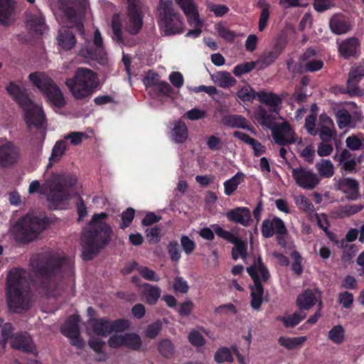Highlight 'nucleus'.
Returning a JSON list of instances; mask_svg holds the SVG:
<instances>
[{
  "instance_id": "nucleus-1",
  "label": "nucleus",
  "mask_w": 364,
  "mask_h": 364,
  "mask_svg": "<svg viewBox=\"0 0 364 364\" xmlns=\"http://www.w3.org/2000/svg\"><path fill=\"white\" fill-rule=\"evenodd\" d=\"M77 177L72 173H53L43 184L34 180L31 182L29 194L43 195L51 209L63 208L71 198L77 195Z\"/></svg>"
},
{
  "instance_id": "nucleus-2",
  "label": "nucleus",
  "mask_w": 364,
  "mask_h": 364,
  "mask_svg": "<svg viewBox=\"0 0 364 364\" xmlns=\"http://www.w3.org/2000/svg\"><path fill=\"white\" fill-rule=\"evenodd\" d=\"M105 213L95 214L84 230L82 236L84 259H91L105 247L111 240L112 229L106 223Z\"/></svg>"
},
{
  "instance_id": "nucleus-3",
  "label": "nucleus",
  "mask_w": 364,
  "mask_h": 364,
  "mask_svg": "<svg viewBox=\"0 0 364 364\" xmlns=\"http://www.w3.org/2000/svg\"><path fill=\"white\" fill-rule=\"evenodd\" d=\"M7 302L10 311L22 313L32 304L31 294L27 282L20 272H10L8 277Z\"/></svg>"
},
{
  "instance_id": "nucleus-4",
  "label": "nucleus",
  "mask_w": 364,
  "mask_h": 364,
  "mask_svg": "<svg viewBox=\"0 0 364 364\" xmlns=\"http://www.w3.org/2000/svg\"><path fill=\"white\" fill-rule=\"evenodd\" d=\"M7 92L18 102L23 108L26 123L29 129H40L45 121L42 109L35 105L19 86L11 82L6 87Z\"/></svg>"
},
{
  "instance_id": "nucleus-5",
  "label": "nucleus",
  "mask_w": 364,
  "mask_h": 364,
  "mask_svg": "<svg viewBox=\"0 0 364 364\" xmlns=\"http://www.w3.org/2000/svg\"><path fill=\"white\" fill-rule=\"evenodd\" d=\"M65 84L77 99L90 95L98 85L96 74L88 68H78L73 78L67 79Z\"/></svg>"
},
{
  "instance_id": "nucleus-6",
  "label": "nucleus",
  "mask_w": 364,
  "mask_h": 364,
  "mask_svg": "<svg viewBox=\"0 0 364 364\" xmlns=\"http://www.w3.org/2000/svg\"><path fill=\"white\" fill-rule=\"evenodd\" d=\"M47 225L44 218L29 213L19 219L13 228L16 236L22 242H30L38 237Z\"/></svg>"
},
{
  "instance_id": "nucleus-7",
  "label": "nucleus",
  "mask_w": 364,
  "mask_h": 364,
  "mask_svg": "<svg viewBox=\"0 0 364 364\" xmlns=\"http://www.w3.org/2000/svg\"><path fill=\"white\" fill-rule=\"evenodd\" d=\"M159 23L165 35L180 33L183 31L182 17L174 11L171 1H161Z\"/></svg>"
},
{
  "instance_id": "nucleus-8",
  "label": "nucleus",
  "mask_w": 364,
  "mask_h": 364,
  "mask_svg": "<svg viewBox=\"0 0 364 364\" xmlns=\"http://www.w3.org/2000/svg\"><path fill=\"white\" fill-rule=\"evenodd\" d=\"M247 272L254 281V285L251 287V306L257 310L263 301L262 283L268 279L269 272L262 264L259 258L252 266L247 268Z\"/></svg>"
},
{
  "instance_id": "nucleus-9",
  "label": "nucleus",
  "mask_w": 364,
  "mask_h": 364,
  "mask_svg": "<svg viewBox=\"0 0 364 364\" xmlns=\"http://www.w3.org/2000/svg\"><path fill=\"white\" fill-rule=\"evenodd\" d=\"M130 327V323L126 319H118L114 321L107 319H90L87 322V331L90 334L92 330L93 333L107 336L112 332L121 333L128 330Z\"/></svg>"
},
{
  "instance_id": "nucleus-10",
  "label": "nucleus",
  "mask_w": 364,
  "mask_h": 364,
  "mask_svg": "<svg viewBox=\"0 0 364 364\" xmlns=\"http://www.w3.org/2000/svg\"><path fill=\"white\" fill-rule=\"evenodd\" d=\"M87 7V0H73L69 6H65V0H60L53 9L56 16L63 14L70 21L75 22L76 26L81 30L82 26L77 21L84 16Z\"/></svg>"
},
{
  "instance_id": "nucleus-11",
  "label": "nucleus",
  "mask_w": 364,
  "mask_h": 364,
  "mask_svg": "<svg viewBox=\"0 0 364 364\" xmlns=\"http://www.w3.org/2000/svg\"><path fill=\"white\" fill-rule=\"evenodd\" d=\"M12 325L9 323H4L1 327L0 344L5 347L9 338H11V346L13 348L21 350L26 352H32L34 348L32 339L26 333L12 335Z\"/></svg>"
},
{
  "instance_id": "nucleus-12",
  "label": "nucleus",
  "mask_w": 364,
  "mask_h": 364,
  "mask_svg": "<svg viewBox=\"0 0 364 364\" xmlns=\"http://www.w3.org/2000/svg\"><path fill=\"white\" fill-rule=\"evenodd\" d=\"M323 65V61L317 58L316 53L312 49L303 54L299 65H296L291 60L287 63L288 69L294 73L316 72L321 69Z\"/></svg>"
},
{
  "instance_id": "nucleus-13",
  "label": "nucleus",
  "mask_w": 364,
  "mask_h": 364,
  "mask_svg": "<svg viewBox=\"0 0 364 364\" xmlns=\"http://www.w3.org/2000/svg\"><path fill=\"white\" fill-rule=\"evenodd\" d=\"M108 345L112 348L125 347L132 350H139L142 346L141 336L136 333H114L108 340Z\"/></svg>"
},
{
  "instance_id": "nucleus-14",
  "label": "nucleus",
  "mask_w": 364,
  "mask_h": 364,
  "mask_svg": "<svg viewBox=\"0 0 364 364\" xmlns=\"http://www.w3.org/2000/svg\"><path fill=\"white\" fill-rule=\"evenodd\" d=\"M291 173L296 183L304 189L312 190L321 181L318 175L313 170L303 166L292 168Z\"/></svg>"
},
{
  "instance_id": "nucleus-15",
  "label": "nucleus",
  "mask_w": 364,
  "mask_h": 364,
  "mask_svg": "<svg viewBox=\"0 0 364 364\" xmlns=\"http://www.w3.org/2000/svg\"><path fill=\"white\" fill-rule=\"evenodd\" d=\"M21 155L20 148L13 142H0V167L9 168L18 164Z\"/></svg>"
},
{
  "instance_id": "nucleus-16",
  "label": "nucleus",
  "mask_w": 364,
  "mask_h": 364,
  "mask_svg": "<svg viewBox=\"0 0 364 364\" xmlns=\"http://www.w3.org/2000/svg\"><path fill=\"white\" fill-rule=\"evenodd\" d=\"M213 227L217 235L235 245V247L232 250L233 259L236 260L239 257H242V259L246 257L247 249V242L242 241L235 235L225 230L218 225H213Z\"/></svg>"
},
{
  "instance_id": "nucleus-17",
  "label": "nucleus",
  "mask_w": 364,
  "mask_h": 364,
  "mask_svg": "<svg viewBox=\"0 0 364 364\" xmlns=\"http://www.w3.org/2000/svg\"><path fill=\"white\" fill-rule=\"evenodd\" d=\"M272 136L275 142L281 146L297 143L300 144L301 139L298 138L288 122H284L280 125L272 128Z\"/></svg>"
},
{
  "instance_id": "nucleus-18",
  "label": "nucleus",
  "mask_w": 364,
  "mask_h": 364,
  "mask_svg": "<svg viewBox=\"0 0 364 364\" xmlns=\"http://www.w3.org/2000/svg\"><path fill=\"white\" fill-rule=\"evenodd\" d=\"M93 45L95 48L82 49V56L97 61L100 64L105 65L107 63V53L102 45V38L98 29L95 31Z\"/></svg>"
},
{
  "instance_id": "nucleus-19",
  "label": "nucleus",
  "mask_w": 364,
  "mask_h": 364,
  "mask_svg": "<svg viewBox=\"0 0 364 364\" xmlns=\"http://www.w3.org/2000/svg\"><path fill=\"white\" fill-rule=\"evenodd\" d=\"M79 317L77 315L71 316L61 326L60 331L62 333L70 339L71 343L78 348H82L85 343L80 337L79 330Z\"/></svg>"
},
{
  "instance_id": "nucleus-20",
  "label": "nucleus",
  "mask_w": 364,
  "mask_h": 364,
  "mask_svg": "<svg viewBox=\"0 0 364 364\" xmlns=\"http://www.w3.org/2000/svg\"><path fill=\"white\" fill-rule=\"evenodd\" d=\"M128 14L125 20V28L132 33H137L142 26V16L139 6L132 0H128Z\"/></svg>"
},
{
  "instance_id": "nucleus-21",
  "label": "nucleus",
  "mask_w": 364,
  "mask_h": 364,
  "mask_svg": "<svg viewBox=\"0 0 364 364\" xmlns=\"http://www.w3.org/2000/svg\"><path fill=\"white\" fill-rule=\"evenodd\" d=\"M26 23L29 31L36 35H41L48 29L45 18L39 11L28 12Z\"/></svg>"
},
{
  "instance_id": "nucleus-22",
  "label": "nucleus",
  "mask_w": 364,
  "mask_h": 364,
  "mask_svg": "<svg viewBox=\"0 0 364 364\" xmlns=\"http://www.w3.org/2000/svg\"><path fill=\"white\" fill-rule=\"evenodd\" d=\"M335 186L350 200H355L359 197V184L355 179L352 178H340L336 181Z\"/></svg>"
},
{
  "instance_id": "nucleus-23",
  "label": "nucleus",
  "mask_w": 364,
  "mask_h": 364,
  "mask_svg": "<svg viewBox=\"0 0 364 364\" xmlns=\"http://www.w3.org/2000/svg\"><path fill=\"white\" fill-rule=\"evenodd\" d=\"M286 232L285 225L281 219L265 220L262 223V233L264 237H272L274 234L282 235Z\"/></svg>"
},
{
  "instance_id": "nucleus-24",
  "label": "nucleus",
  "mask_w": 364,
  "mask_h": 364,
  "mask_svg": "<svg viewBox=\"0 0 364 364\" xmlns=\"http://www.w3.org/2000/svg\"><path fill=\"white\" fill-rule=\"evenodd\" d=\"M318 127L319 132L318 133L321 139L323 141H330L336 135L333 122L326 114L320 115Z\"/></svg>"
},
{
  "instance_id": "nucleus-25",
  "label": "nucleus",
  "mask_w": 364,
  "mask_h": 364,
  "mask_svg": "<svg viewBox=\"0 0 364 364\" xmlns=\"http://www.w3.org/2000/svg\"><path fill=\"white\" fill-rule=\"evenodd\" d=\"M188 18V23L200 25L199 14L193 0H175Z\"/></svg>"
},
{
  "instance_id": "nucleus-26",
  "label": "nucleus",
  "mask_w": 364,
  "mask_h": 364,
  "mask_svg": "<svg viewBox=\"0 0 364 364\" xmlns=\"http://www.w3.org/2000/svg\"><path fill=\"white\" fill-rule=\"evenodd\" d=\"M16 6L15 0H0V23L9 25L14 21Z\"/></svg>"
},
{
  "instance_id": "nucleus-27",
  "label": "nucleus",
  "mask_w": 364,
  "mask_h": 364,
  "mask_svg": "<svg viewBox=\"0 0 364 364\" xmlns=\"http://www.w3.org/2000/svg\"><path fill=\"white\" fill-rule=\"evenodd\" d=\"M319 292L317 290L308 289L298 296L296 305L300 310L306 312L316 304Z\"/></svg>"
},
{
  "instance_id": "nucleus-28",
  "label": "nucleus",
  "mask_w": 364,
  "mask_h": 364,
  "mask_svg": "<svg viewBox=\"0 0 364 364\" xmlns=\"http://www.w3.org/2000/svg\"><path fill=\"white\" fill-rule=\"evenodd\" d=\"M227 218L230 221L247 226L251 220V213L247 208L240 207L234 208L227 213Z\"/></svg>"
},
{
  "instance_id": "nucleus-29",
  "label": "nucleus",
  "mask_w": 364,
  "mask_h": 364,
  "mask_svg": "<svg viewBox=\"0 0 364 364\" xmlns=\"http://www.w3.org/2000/svg\"><path fill=\"white\" fill-rule=\"evenodd\" d=\"M259 100L270 107L271 110L275 113L279 111V105L282 100L280 97L272 92L259 91L256 93Z\"/></svg>"
},
{
  "instance_id": "nucleus-30",
  "label": "nucleus",
  "mask_w": 364,
  "mask_h": 364,
  "mask_svg": "<svg viewBox=\"0 0 364 364\" xmlns=\"http://www.w3.org/2000/svg\"><path fill=\"white\" fill-rule=\"evenodd\" d=\"M210 79L216 85L228 89L234 86L236 80L227 71H218L210 75Z\"/></svg>"
},
{
  "instance_id": "nucleus-31",
  "label": "nucleus",
  "mask_w": 364,
  "mask_h": 364,
  "mask_svg": "<svg viewBox=\"0 0 364 364\" xmlns=\"http://www.w3.org/2000/svg\"><path fill=\"white\" fill-rule=\"evenodd\" d=\"M141 296L148 304L154 305L156 304L161 295V289L156 285L148 283L142 286Z\"/></svg>"
},
{
  "instance_id": "nucleus-32",
  "label": "nucleus",
  "mask_w": 364,
  "mask_h": 364,
  "mask_svg": "<svg viewBox=\"0 0 364 364\" xmlns=\"http://www.w3.org/2000/svg\"><path fill=\"white\" fill-rule=\"evenodd\" d=\"M31 82L41 91L45 92L53 83V80L45 73L36 72L28 75Z\"/></svg>"
},
{
  "instance_id": "nucleus-33",
  "label": "nucleus",
  "mask_w": 364,
  "mask_h": 364,
  "mask_svg": "<svg viewBox=\"0 0 364 364\" xmlns=\"http://www.w3.org/2000/svg\"><path fill=\"white\" fill-rule=\"evenodd\" d=\"M61 288L57 287L56 279L48 274L41 283L42 293L48 298L55 297L59 294Z\"/></svg>"
},
{
  "instance_id": "nucleus-34",
  "label": "nucleus",
  "mask_w": 364,
  "mask_h": 364,
  "mask_svg": "<svg viewBox=\"0 0 364 364\" xmlns=\"http://www.w3.org/2000/svg\"><path fill=\"white\" fill-rule=\"evenodd\" d=\"M44 93H46L48 100L54 107L61 108L65 105L63 95L55 83H53Z\"/></svg>"
},
{
  "instance_id": "nucleus-35",
  "label": "nucleus",
  "mask_w": 364,
  "mask_h": 364,
  "mask_svg": "<svg viewBox=\"0 0 364 364\" xmlns=\"http://www.w3.org/2000/svg\"><path fill=\"white\" fill-rule=\"evenodd\" d=\"M245 174L238 171L231 178L224 182V192L228 196H231L237 188L238 186L244 181Z\"/></svg>"
},
{
  "instance_id": "nucleus-36",
  "label": "nucleus",
  "mask_w": 364,
  "mask_h": 364,
  "mask_svg": "<svg viewBox=\"0 0 364 364\" xmlns=\"http://www.w3.org/2000/svg\"><path fill=\"white\" fill-rule=\"evenodd\" d=\"M307 340L306 336L285 337L282 336L278 339L280 346L288 350H293L301 346Z\"/></svg>"
},
{
  "instance_id": "nucleus-37",
  "label": "nucleus",
  "mask_w": 364,
  "mask_h": 364,
  "mask_svg": "<svg viewBox=\"0 0 364 364\" xmlns=\"http://www.w3.org/2000/svg\"><path fill=\"white\" fill-rule=\"evenodd\" d=\"M222 122L224 124L231 127H237L250 130L248 121L240 115L225 116L223 118Z\"/></svg>"
},
{
  "instance_id": "nucleus-38",
  "label": "nucleus",
  "mask_w": 364,
  "mask_h": 364,
  "mask_svg": "<svg viewBox=\"0 0 364 364\" xmlns=\"http://www.w3.org/2000/svg\"><path fill=\"white\" fill-rule=\"evenodd\" d=\"M306 316V312L300 310L294 312L292 314L285 316L278 317L277 320L282 321L285 327L292 328L299 324Z\"/></svg>"
},
{
  "instance_id": "nucleus-39",
  "label": "nucleus",
  "mask_w": 364,
  "mask_h": 364,
  "mask_svg": "<svg viewBox=\"0 0 364 364\" xmlns=\"http://www.w3.org/2000/svg\"><path fill=\"white\" fill-rule=\"evenodd\" d=\"M58 45L65 50L71 49L76 43L74 36L68 30L63 28L59 31L58 36Z\"/></svg>"
},
{
  "instance_id": "nucleus-40",
  "label": "nucleus",
  "mask_w": 364,
  "mask_h": 364,
  "mask_svg": "<svg viewBox=\"0 0 364 364\" xmlns=\"http://www.w3.org/2000/svg\"><path fill=\"white\" fill-rule=\"evenodd\" d=\"M358 47V42L356 38H349L339 45L338 50L344 58L355 55Z\"/></svg>"
},
{
  "instance_id": "nucleus-41",
  "label": "nucleus",
  "mask_w": 364,
  "mask_h": 364,
  "mask_svg": "<svg viewBox=\"0 0 364 364\" xmlns=\"http://www.w3.org/2000/svg\"><path fill=\"white\" fill-rule=\"evenodd\" d=\"M319 177L331 178L335 172L333 164L328 159H321L316 164Z\"/></svg>"
},
{
  "instance_id": "nucleus-42",
  "label": "nucleus",
  "mask_w": 364,
  "mask_h": 364,
  "mask_svg": "<svg viewBox=\"0 0 364 364\" xmlns=\"http://www.w3.org/2000/svg\"><path fill=\"white\" fill-rule=\"evenodd\" d=\"M172 139L177 143H183L188 138V129L185 123L178 121L174 124L171 132Z\"/></svg>"
},
{
  "instance_id": "nucleus-43",
  "label": "nucleus",
  "mask_w": 364,
  "mask_h": 364,
  "mask_svg": "<svg viewBox=\"0 0 364 364\" xmlns=\"http://www.w3.org/2000/svg\"><path fill=\"white\" fill-rule=\"evenodd\" d=\"M68 149V144L65 140L58 141L52 149L51 155L49 158L50 164L58 162L63 157Z\"/></svg>"
},
{
  "instance_id": "nucleus-44",
  "label": "nucleus",
  "mask_w": 364,
  "mask_h": 364,
  "mask_svg": "<svg viewBox=\"0 0 364 364\" xmlns=\"http://www.w3.org/2000/svg\"><path fill=\"white\" fill-rule=\"evenodd\" d=\"M330 28L336 34H343L350 30V26L339 16H334L331 18Z\"/></svg>"
},
{
  "instance_id": "nucleus-45",
  "label": "nucleus",
  "mask_w": 364,
  "mask_h": 364,
  "mask_svg": "<svg viewBox=\"0 0 364 364\" xmlns=\"http://www.w3.org/2000/svg\"><path fill=\"white\" fill-rule=\"evenodd\" d=\"M336 158L338 159L339 163L343 165V169L348 171L354 170L356 162L355 159L351 158V154L348 150H343L340 155L336 156Z\"/></svg>"
},
{
  "instance_id": "nucleus-46",
  "label": "nucleus",
  "mask_w": 364,
  "mask_h": 364,
  "mask_svg": "<svg viewBox=\"0 0 364 364\" xmlns=\"http://www.w3.org/2000/svg\"><path fill=\"white\" fill-rule=\"evenodd\" d=\"M258 4L262 9L259 19L258 29L259 31H262L266 28L269 20V4L265 0H259Z\"/></svg>"
},
{
  "instance_id": "nucleus-47",
  "label": "nucleus",
  "mask_w": 364,
  "mask_h": 364,
  "mask_svg": "<svg viewBox=\"0 0 364 364\" xmlns=\"http://www.w3.org/2000/svg\"><path fill=\"white\" fill-rule=\"evenodd\" d=\"M328 339L335 344H341L345 340V330L341 325L333 326L328 335Z\"/></svg>"
},
{
  "instance_id": "nucleus-48",
  "label": "nucleus",
  "mask_w": 364,
  "mask_h": 364,
  "mask_svg": "<svg viewBox=\"0 0 364 364\" xmlns=\"http://www.w3.org/2000/svg\"><path fill=\"white\" fill-rule=\"evenodd\" d=\"M159 350L160 353L166 358H170L174 353V346L172 342L168 339H164L159 344Z\"/></svg>"
},
{
  "instance_id": "nucleus-49",
  "label": "nucleus",
  "mask_w": 364,
  "mask_h": 364,
  "mask_svg": "<svg viewBox=\"0 0 364 364\" xmlns=\"http://www.w3.org/2000/svg\"><path fill=\"white\" fill-rule=\"evenodd\" d=\"M215 29L219 36L227 41L232 42L236 37V33L234 31L230 30L228 27L222 23H218L216 25Z\"/></svg>"
},
{
  "instance_id": "nucleus-50",
  "label": "nucleus",
  "mask_w": 364,
  "mask_h": 364,
  "mask_svg": "<svg viewBox=\"0 0 364 364\" xmlns=\"http://www.w3.org/2000/svg\"><path fill=\"white\" fill-rule=\"evenodd\" d=\"M257 117L259 122L262 125L267 127L272 130V128L275 127L276 125H274V118L272 117L271 114H268V112L265 109L259 108L257 112Z\"/></svg>"
},
{
  "instance_id": "nucleus-51",
  "label": "nucleus",
  "mask_w": 364,
  "mask_h": 364,
  "mask_svg": "<svg viewBox=\"0 0 364 364\" xmlns=\"http://www.w3.org/2000/svg\"><path fill=\"white\" fill-rule=\"evenodd\" d=\"M105 343L100 338H92L89 341V345L96 353L99 354L98 360H104L107 358V355L102 351Z\"/></svg>"
},
{
  "instance_id": "nucleus-52",
  "label": "nucleus",
  "mask_w": 364,
  "mask_h": 364,
  "mask_svg": "<svg viewBox=\"0 0 364 364\" xmlns=\"http://www.w3.org/2000/svg\"><path fill=\"white\" fill-rule=\"evenodd\" d=\"M296 205L302 210L311 213L314 211V205L309 200L303 195H299L294 198Z\"/></svg>"
},
{
  "instance_id": "nucleus-53",
  "label": "nucleus",
  "mask_w": 364,
  "mask_h": 364,
  "mask_svg": "<svg viewBox=\"0 0 364 364\" xmlns=\"http://www.w3.org/2000/svg\"><path fill=\"white\" fill-rule=\"evenodd\" d=\"M214 359L217 363L232 362L233 357L230 350L228 348H221L215 354Z\"/></svg>"
},
{
  "instance_id": "nucleus-54",
  "label": "nucleus",
  "mask_w": 364,
  "mask_h": 364,
  "mask_svg": "<svg viewBox=\"0 0 364 364\" xmlns=\"http://www.w3.org/2000/svg\"><path fill=\"white\" fill-rule=\"evenodd\" d=\"M137 270L140 275L145 279L157 282L160 280V277L154 270L146 267H139Z\"/></svg>"
},
{
  "instance_id": "nucleus-55",
  "label": "nucleus",
  "mask_w": 364,
  "mask_h": 364,
  "mask_svg": "<svg viewBox=\"0 0 364 364\" xmlns=\"http://www.w3.org/2000/svg\"><path fill=\"white\" fill-rule=\"evenodd\" d=\"M337 123L340 129H343L351 122L350 114L346 109L338 110L336 113Z\"/></svg>"
},
{
  "instance_id": "nucleus-56",
  "label": "nucleus",
  "mask_w": 364,
  "mask_h": 364,
  "mask_svg": "<svg viewBox=\"0 0 364 364\" xmlns=\"http://www.w3.org/2000/svg\"><path fill=\"white\" fill-rule=\"evenodd\" d=\"M281 53V50L278 48H275L273 50L265 52L262 54L260 58V60L265 65H269L274 63L278 58Z\"/></svg>"
},
{
  "instance_id": "nucleus-57",
  "label": "nucleus",
  "mask_w": 364,
  "mask_h": 364,
  "mask_svg": "<svg viewBox=\"0 0 364 364\" xmlns=\"http://www.w3.org/2000/svg\"><path fill=\"white\" fill-rule=\"evenodd\" d=\"M255 67V62H247L242 64L236 65L233 69L235 75L240 77L243 74H246L253 70Z\"/></svg>"
},
{
  "instance_id": "nucleus-58",
  "label": "nucleus",
  "mask_w": 364,
  "mask_h": 364,
  "mask_svg": "<svg viewBox=\"0 0 364 364\" xmlns=\"http://www.w3.org/2000/svg\"><path fill=\"white\" fill-rule=\"evenodd\" d=\"M87 136L86 134L81 132H73L64 136V140H69L72 145L77 146L80 144L84 139H86Z\"/></svg>"
},
{
  "instance_id": "nucleus-59",
  "label": "nucleus",
  "mask_w": 364,
  "mask_h": 364,
  "mask_svg": "<svg viewBox=\"0 0 364 364\" xmlns=\"http://www.w3.org/2000/svg\"><path fill=\"white\" fill-rule=\"evenodd\" d=\"M207 112L205 109H201L199 108H193L188 112H186L183 117H186L190 120H198L203 119L206 117Z\"/></svg>"
},
{
  "instance_id": "nucleus-60",
  "label": "nucleus",
  "mask_w": 364,
  "mask_h": 364,
  "mask_svg": "<svg viewBox=\"0 0 364 364\" xmlns=\"http://www.w3.org/2000/svg\"><path fill=\"white\" fill-rule=\"evenodd\" d=\"M238 97L242 101L250 102L257 97L256 93L250 86H245L240 89L237 92Z\"/></svg>"
},
{
  "instance_id": "nucleus-61",
  "label": "nucleus",
  "mask_w": 364,
  "mask_h": 364,
  "mask_svg": "<svg viewBox=\"0 0 364 364\" xmlns=\"http://www.w3.org/2000/svg\"><path fill=\"white\" fill-rule=\"evenodd\" d=\"M173 287L176 291L186 294L189 287L187 282L181 277H176L173 282Z\"/></svg>"
},
{
  "instance_id": "nucleus-62",
  "label": "nucleus",
  "mask_w": 364,
  "mask_h": 364,
  "mask_svg": "<svg viewBox=\"0 0 364 364\" xmlns=\"http://www.w3.org/2000/svg\"><path fill=\"white\" fill-rule=\"evenodd\" d=\"M314 218L316 220L317 224L320 228H321L331 239H332V234L328 231V221L327 215L325 214H315Z\"/></svg>"
},
{
  "instance_id": "nucleus-63",
  "label": "nucleus",
  "mask_w": 364,
  "mask_h": 364,
  "mask_svg": "<svg viewBox=\"0 0 364 364\" xmlns=\"http://www.w3.org/2000/svg\"><path fill=\"white\" fill-rule=\"evenodd\" d=\"M162 324L161 321H157L147 326L146 336L149 338H154L161 331Z\"/></svg>"
},
{
  "instance_id": "nucleus-64",
  "label": "nucleus",
  "mask_w": 364,
  "mask_h": 364,
  "mask_svg": "<svg viewBox=\"0 0 364 364\" xmlns=\"http://www.w3.org/2000/svg\"><path fill=\"white\" fill-rule=\"evenodd\" d=\"M364 75V68L361 65L353 66L349 73L348 79L350 82L353 80L360 81Z\"/></svg>"
}]
</instances>
